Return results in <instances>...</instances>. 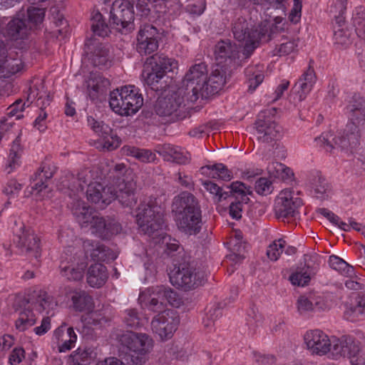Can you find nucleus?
<instances>
[{"label":"nucleus","instance_id":"nucleus-52","mask_svg":"<svg viewBox=\"0 0 365 365\" xmlns=\"http://www.w3.org/2000/svg\"><path fill=\"white\" fill-rule=\"evenodd\" d=\"M88 123L92 130L103 139H107L112 133L110 126L103 121H97L93 117H88Z\"/></svg>","mask_w":365,"mask_h":365},{"label":"nucleus","instance_id":"nucleus-18","mask_svg":"<svg viewBox=\"0 0 365 365\" xmlns=\"http://www.w3.org/2000/svg\"><path fill=\"white\" fill-rule=\"evenodd\" d=\"M233 68L216 63L210 76L207 77L205 89L202 91V99H207L222 90L231 77Z\"/></svg>","mask_w":365,"mask_h":365},{"label":"nucleus","instance_id":"nucleus-31","mask_svg":"<svg viewBox=\"0 0 365 365\" xmlns=\"http://www.w3.org/2000/svg\"><path fill=\"white\" fill-rule=\"evenodd\" d=\"M316 82L315 72L313 68L309 67L294 84L292 90L299 96V101L304 100L312 89Z\"/></svg>","mask_w":365,"mask_h":365},{"label":"nucleus","instance_id":"nucleus-53","mask_svg":"<svg viewBox=\"0 0 365 365\" xmlns=\"http://www.w3.org/2000/svg\"><path fill=\"white\" fill-rule=\"evenodd\" d=\"M286 245L285 240L282 238L274 240L267 247V255L268 258L272 261L277 260L283 252Z\"/></svg>","mask_w":365,"mask_h":365},{"label":"nucleus","instance_id":"nucleus-47","mask_svg":"<svg viewBox=\"0 0 365 365\" xmlns=\"http://www.w3.org/2000/svg\"><path fill=\"white\" fill-rule=\"evenodd\" d=\"M91 30L94 36L105 37L108 35L109 29L105 23L103 15L97 11L91 19Z\"/></svg>","mask_w":365,"mask_h":365},{"label":"nucleus","instance_id":"nucleus-63","mask_svg":"<svg viewBox=\"0 0 365 365\" xmlns=\"http://www.w3.org/2000/svg\"><path fill=\"white\" fill-rule=\"evenodd\" d=\"M160 233L161 235L163 234L162 232ZM160 237V240L159 242L162 240V243L165 245L168 251L172 252L178 250L180 246L179 242L178 240L173 239L170 236L166 235L163 236L161 235Z\"/></svg>","mask_w":365,"mask_h":365},{"label":"nucleus","instance_id":"nucleus-25","mask_svg":"<svg viewBox=\"0 0 365 365\" xmlns=\"http://www.w3.org/2000/svg\"><path fill=\"white\" fill-rule=\"evenodd\" d=\"M138 300L142 307L153 312L161 313L166 311L165 304L159 295L156 294L155 288H149L140 293Z\"/></svg>","mask_w":365,"mask_h":365},{"label":"nucleus","instance_id":"nucleus-37","mask_svg":"<svg viewBox=\"0 0 365 365\" xmlns=\"http://www.w3.org/2000/svg\"><path fill=\"white\" fill-rule=\"evenodd\" d=\"M55 173L53 168L46 163H42L38 170L32 176L31 180L34 182L32 189L41 192L43 190L46 189L47 180L51 179Z\"/></svg>","mask_w":365,"mask_h":365},{"label":"nucleus","instance_id":"nucleus-11","mask_svg":"<svg viewBox=\"0 0 365 365\" xmlns=\"http://www.w3.org/2000/svg\"><path fill=\"white\" fill-rule=\"evenodd\" d=\"M276 112L275 108L260 111L255 123L257 140L264 143L274 142L273 147L277 145L276 142L282 136V128L274 119Z\"/></svg>","mask_w":365,"mask_h":365},{"label":"nucleus","instance_id":"nucleus-12","mask_svg":"<svg viewBox=\"0 0 365 365\" xmlns=\"http://www.w3.org/2000/svg\"><path fill=\"white\" fill-rule=\"evenodd\" d=\"M134 4L128 0L115 1L110 11L109 22L122 34L131 32L134 28Z\"/></svg>","mask_w":365,"mask_h":365},{"label":"nucleus","instance_id":"nucleus-17","mask_svg":"<svg viewBox=\"0 0 365 365\" xmlns=\"http://www.w3.org/2000/svg\"><path fill=\"white\" fill-rule=\"evenodd\" d=\"M215 56L217 63L233 68L242 66L239 46L230 39L220 40L215 44Z\"/></svg>","mask_w":365,"mask_h":365},{"label":"nucleus","instance_id":"nucleus-34","mask_svg":"<svg viewBox=\"0 0 365 365\" xmlns=\"http://www.w3.org/2000/svg\"><path fill=\"white\" fill-rule=\"evenodd\" d=\"M73 365H105L104 360H97V352L92 347H79L71 355Z\"/></svg>","mask_w":365,"mask_h":365},{"label":"nucleus","instance_id":"nucleus-48","mask_svg":"<svg viewBox=\"0 0 365 365\" xmlns=\"http://www.w3.org/2000/svg\"><path fill=\"white\" fill-rule=\"evenodd\" d=\"M210 170V175L212 178L220 179L224 181H230L232 178V172L222 163H215L206 167Z\"/></svg>","mask_w":365,"mask_h":365},{"label":"nucleus","instance_id":"nucleus-61","mask_svg":"<svg viewBox=\"0 0 365 365\" xmlns=\"http://www.w3.org/2000/svg\"><path fill=\"white\" fill-rule=\"evenodd\" d=\"M22 185L15 180H9L3 189V192L9 196L17 195Z\"/></svg>","mask_w":365,"mask_h":365},{"label":"nucleus","instance_id":"nucleus-57","mask_svg":"<svg viewBox=\"0 0 365 365\" xmlns=\"http://www.w3.org/2000/svg\"><path fill=\"white\" fill-rule=\"evenodd\" d=\"M273 190L272 182L266 178H259L255 182V191L260 195H267Z\"/></svg>","mask_w":365,"mask_h":365},{"label":"nucleus","instance_id":"nucleus-55","mask_svg":"<svg viewBox=\"0 0 365 365\" xmlns=\"http://www.w3.org/2000/svg\"><path fill=\"white\" fill-rule=\"evenodd\" d=\"M155 289L156 294L159 295V297H161L163 302L166 299L173 306H175L178 304L177 292L171 288L161 286L157 287Z\"/></svg>","mask_w":365,"mask_h":365},{"label":"nucleus","instance_id":"nucleus-56","mask_svg":"<svg viewBox=\"0 0 365 365\" xmlns=\"http://www.w3.org/2000/svg\"><path fill=\"white\" fill-rule=\"evenodd\" d=\"M125 312L126 315L124 317V322L128 327L136 329L141 326L142 320L137 309H126Z\"/></svg>","mask_w":365,"mask_h":365},{"label":"nucleus","instance_id":"nucleus-50","mask_svg":"<svg viewBox=\"0 0 365 365\" xmlns=\"http://www.w3.org/2000/svg\"><path fill=\"white\" fill-rule=\"evenodd\" d=\"M45 16V11L43 9L40 8H29L27 10V19L26 23L30 29L36 28L39 24L43 22Z\"/></svg>","mask_w":365,"mask_h":365},{"label":"nucleus","instance_id":"nucleus-33","mask_svg":"<svg viewBox=\"0 0 365 365\" xmlns=\"http://www.w3.org/2000/svg\"><path fill=\"white\" fill-rule=\"evenodd\" d=\"M72 213L81 227H87L97 214L94 209L86 205L84 201L79 200L73 202Z\"/></svg>","mask_w":365,"mask_h":365},{"label":"nucleus","instance_id":"nucleus-1","mask_svg":"<svg viewBox=\"0 0 365 365\" xmlns=\"http://www.w3.org/2000/svg\"><path fill=\"white\" fill-rule=\"evenodd\" d=\"M307 349L313 354L324 355L329 352V358L350 359L351 365H365V358L360 354L359 343L351 336L344 335L331 342L328 336L319 329L310 330L304 336Z\"/></svg>","mask_w":365,"mask_h":365},{"label":"nucleus","instance_id":"nucleus-43","mask_svg":"<svg viewBox=\"0 0 365 365\" xmlns=\"http://www.w3.org/2000/svg\"><path fill=\"white\" fill-rule=\"evenodd\" d=\"M22 151L20 133L13 141L10 149L9 159L8 160V164L6 166V170H8V173H10L16 166L19 165L18 160L21 155Z\"/></svg>","mask_w":365,"mask_h":365},{"label":"nucleus","instance_id":"nucleus-30","mask_svg":"<svg viewBox=\"0 0 365 365\" xmlns=\"http://www.w3.org/2000/svg\"><path fill=\"white\" fill-rule=\"evenodd\" d=\"M155 150L167 161L177 164H186L189 161V158L181 148L171 144L158 145Z\"/></svg>","mask_w":365,"mask_h":365},{"label":"nucleus","instance_id":"nucleus-7","mask_svg":"<svg viewBox=\"0 0 365 365\" xmlns=\"http://www.w3.org/2000/svg\"><path fill=\"white\" fill-rule=\"evenodd\" d=\"M359 139L358 125L355 123L349 122L341 135L334 136L331 133H322L315 138V141L327 152L331 153L334 149L339 148L342 151L352 153L360 145Z\"/></svg>","mask_w":365,"mask_h":365},{"label":"nucleus","instance_id":"nucleus-44","mask_svg":"<svg viewBox=\"0 0 365 365\" xmlns=\"http://www.w3.org/2000/svg\"><path fill=\"white\" fill-rule=\"evenodd\" d=\"M245 73L247 78L248 91L252 93L262 83L264 73L254 66L247 68Z\"/></svg>","mask_w":365,"mask_h":365},{"label":"nucleus","instance_id":"nucleus-35","mask_svg":"<svg viewBox=\"0 0 365 365\" xmlns=\"http://www.w3.org/2000/svg\"><path fill=\"white\" fill-rule=\"evenodd\" d=\"M29 31L26 19L14 17L7 24L6 34L13 39H24L28 36Z\"/></svg>","mask_w":365,"mask_h":365},{"label":"nucleus","instance_id":"nucleus-58","mask_svg":"<svg viewBox=\"0 0 365 365\" xmlns=\"http://www.w3.org/2000/svg\"><path fill=\"white\" fill-rule=\"evenodd\" d=\"M253 361L261 364H273L277 363V359L272 354H262L256 351H253Z\"/></svg>","mask_w":365,"mask_h":365},{"label":"nucleus","instance_id":"nucleus-54","mask_svg":"<svg viewBox=\"0 0 365 365\" xmlns=\"http://www.w3.org/2000/svg\"><path fill=\"white\" fill-rule=\"evenodd\" d=\"M22 68L23 63L21 60L17 58L6 59L2 66L3 72L7 78L21 71Z\"/></svg>","mask_w":365,"mask_h":365},{"label":"nucleus","instance_id":"nucleus-38","mask_svg":"<svg viewBox=\"0 0 365 365\" xmlns=\"http://www.w3.org/2000/svg\"><path fill=\"white\" fill-rule=\"evenodd\" d=\"M110 186L103 187L101 184L97 185H88L86 190L87 199L95 203L101 204V206L108 205L110 202H107L106 200L110 198Z\"/></svg>","mask_w":365,"mask_h":365},{"label":"nucleus","instance_id":"nucleus-19","mask_svg":"<svg viewBox=\"0 0 365 365\" xmlns=\"http://www.w3.org/2000/svg\"><path fill=\"white\" fill-rule=\"evenodd\" d=\"M303 205L299 197H293L289 190L282 191L274 205L277 218L295 217L299 212L298 209Z\"/></svg>","mask_w":365,"mask_h":365},{"label":"nucleus","instance_id":"nucleus-4","mask_svg":"<svg viewBox=\"0 0 365 365\" xmlns=\"http://www.w3.org/2000/svg\"><path fill=\"white\" fill-rule=\"evenodd\" d=\"M173 211L176 212V223L181 232L188 236L200 232L202 225V211L194 195L185 191L175 197Z\"/></svg>","mask_w":365,"mask_h":365},{"label":"nucleus","instance_id":"nucleus-64","mask_svg":"<svg viewBox=\"0 0 365 365\" xmlns=\"http://www.w3.org/2000/svg\"><path fill=\"white\" fill-rule=\"evenodd\" d=\"M302 0H294L293 8L289 14V19L293 23H297L301 17Z\"/></svg>","mask_w":365,"mask_h":365},{"label":"nucleus","instance_id":"nucleus-29","mask_svg":"<svg viewBox=\"0 0 365 365\" xmlns=\"http://www.w3.org/2000/svg\"><path fill=\"white\" fill-rule=\"evenodd\" d=\"M83 248L86 253L90 252L93 261H108L115 259V255L110 249L98 241L86 240L83 242Z\"/></svg>","mask_w":365,"mask_h":365},{"label":"nucleus","instance_id":"nucleus-10","mask_svg":"<svg viewBox=\"0 0 365 365\" xmlns=\"http://www.w3.org/2000/svg\"><path fill=\"white\" fill-rule=\"evenodd\" d=\"M165 93L159 96L154 105V111L161 118L163 123H171L184 116L180 114V108L185 101V95L179 89L177 91L169 90Z\"/></svg>","mask_w":365,"mask_h":365},{"label":"nucleus","instance_id":"nucleus-14","mask_svg":"<svg viewBox=\"0 0 365 365\" xmlns=\"http://www.w3.org/2000/svg\"><path fill=\"white\" fill-rule=\"evenodd\" d=\"M347 3L348 0H336L330 8V13L334 15V24L338 26V29H336L334 26L333 38L336 48L339 49H346L352 42L349 31L341 28L345 22L344 14L346 11Z\"/></svg>","mask_w":365,"mask_h":365},{"label":"nucleus","instance_id":"nucleus-51","mask_svg":"<svg viewBox=\"0 0 365 365\" xmlns=\"http://www.w3.org/2000/svg\"><path fill=\"white\" fill-rule=\"evenodd\" d=\"M29 93L27 96L26 101H30L32 103L34 100H36V105L39 106L41 110L45 109L47 106L50 104L51 99L48 94H45V97L43 98V95H41L38 89L34 87L29 88Z\"/></svg>","mask_w":365,"mask_h":365},{"label":"nucleus","instance_id":"nucleus-13","mask_svg":"<svg viewBox=\"0 0 365 365\" xmlns=\"http://www.w3.org/2000/svg\"><path fill=\"white\" fill-rule=\"evenodd\" d=\"M319 267L320 257L317 254H304L296 270L289 277V280L294 286H307L317 274Z\"/></svg>","mask_w":365,"mask_h":365},{"label":"nucleus","instance_id":"nucleus-59","mask_svg":"<svg viewBox=\"0 0 365 365\" xmlns=\"http://www.w3.org/2000/svg\"><path fill=\"white\" fill-rule=\"evenodd\" d=\"M284 165L279 162H272L267 165V170L270 178L279 179Z\"/></svg>","mask_w":365,"mask_h":365},{"label":"nucleus","instance_id":"nucleus-32","mask_svg":"<svg viewBox=\"0 0 365 365\" xmlns=\"http://www.w3.org/2000/svg\"><path fill=\"white\" fill-rule=\"evenodd\" d=\"M144 65L166 75L168 72L173 71V68L178 66V62L164 54L156 53L147 58Z\"/></svg>","mask_w":365,"mask_h":365},{"label":"nucleus","instance_id":"nucleus-20","mask_svg":"<svg viewBox=\"0 0 365 365\" xmlns=\"http://www.w3.org/2000/svg\"><path fill=\"white\" fill-rule=\"evenodd\" d=\"M84 51L94 66L108 67L110 65L109 49L95 37L86 40Z\"/></svg>","mask_w":365,"mask_h":365},{"label":"nucleus","instance_id":"nucleus-16","mask_svg":"<svg viewBox=\"0 0 365 365\" xmlns=\"http://www.w3.org/2000/svg\"><path fill=\"white\" fill-rule=\"evenodd\" d=\"M180 318L176 311L167 309L157 314L151 321L153 333L158 335L161 340L170 339L177 330Z\"/></svg>","mask_w":365,"mask_h":365},{"label":"nucleus","instance_id":"nucleus-22","mask_svg":"<svg viewBox=\"0 0 365 365\" xmlns=\"http://www.w3.org/2000/svg\"><path fill=\"white\" fill-rule=\"evenodd\" d=\"M92 233L102 239H110L112 236L120 232V224L113 219L106 220L98 216V213L90 223Z\"/></svg>","mask_w":365,"mask_h":365},{"label":"nucleus","instance_id":"nucleus-9","mask_svg":"<svg viewBox=\"0 0 365 365\" xmlns=\"http://www.w3.org/2000/svg\"><path fill=\"white\" fill-rule=\"evenodd\" d=\"M169 278L174 287L188 291L202 285L206 281V274L193 263L184 262L174 265Z\"/></svg>","mask_w":365,"mask_h":365},{"label":"nucleus","instance_id":"nucleus-36","mask_svg":"<svg viewBox=\"0 0 365 365\" xmlns=\"http://www.w3.org/2000/svg\"><path fill=\"white\" fill-rule=\"evenodd\" d=\"M108 279L106 267L101 263L91 264L87 272V282L92 287H101Z\"/></svg>","mask_w":365,"mask_h":365},{"label":"nucleus","instance_id":"nucleus-23","mask_svg":"<svg viewBox=\"0 0 365 365\" xmlns=\"http://www.w3.org/2000/svg\"><path fill=\"white\" fill-rule=\"evenodd\" d=\"M17 247L21 253L34 257L38 262L41 257L40 239L34 232L24 230L17 236L16 241Z\"/></svg>","mask_w":365,"mask_h":365},{"label":"nucleus","instance_id":"nucleus-60","mask_svg":"<svg viewBox=\"0 0 365 365\" xmlns=\"http://www.w3.org/2000/svg\"><path fill=\"white\" fill-rule=\"evenodd\" d=\"M222 315V307L221 303L212 306L206 313V319L214 322Z\"/></svg>","mask_w":365,"mask_h":365},{"label":"nucleus","instance_id":"nucleus-15","mask_svg":"<svg viewBox=\"0 0 365 365\" xmlns=\"http://www.w3.org/2000/svg\"><path fill=\"white\" fill-rule=\"evenodd\" d=\"M162 40V33L150 24L141 25L136 36V51L140 55H150L155 52Z\"/></svg>","mask_w":365,"mask_h":365},{"label":"nucleus","instance_id":"nucleus-26","mask_svg":"<svg viewBox=\"0 0 365 365\" xmlns=\"http://www.w3.org/2000/svg\"><path fill=\"white\" fill-rule=\"evenodd\" d=\"M345 319L356 322L365 319V294H357L344 312Z\"/></svg>","mask_w":365,"mask_h":365},{"label":"nucleus","instance_id":"nucleus-3","mask_svg":"<svg viewBox=\"0 0 365 365\" xmlns=\"http://www.w3.org/2000/svg\"><path fill=\"white\" fill-rule=\"evenodd\" d=\"M110 180V198L106 200L111 202L117 200L125 207H132L138 200L136 196V180L133 170L124 163L115 164L108 173Z\"/></svg>","mask_w":365,"mask_h":365},{"label":"nucleus","instance_id":"nucleus-2","mask_svg":"<svg viewBox=\"0 0 365 365\" xmlns=\"http://www.w3.org/2000/svg\"><path fill=\"white\" fill-rule=\"evenodd\" d=\"M116 339L127 351H120L119 358H106L105 365H143L148 361L153 346V341L148 334L122 331L116 334Z\"/></svg>","mask_w":365,"mask_h":365},{"label":"nucleus","instance_id":"nucleus-41","mask_svg":"<svg viewBox=\"0 0 365 365\" xmlns=\"http://www.w3.org/2000/svg\"><path fill=\"white\" fill-rule=\"evenodd\" d=\"M312 183L317 199L324 201L329 198L331 192V186L324 177L317 175L313 178Z\"/></svg>","mask_w":365,"mask_h":365},{"label":"nucleus","instance_id":"nucleus-39","mask_svg":"<svg viewBox=\"0 0 365 365\" xmlns=\"http://www.w3.org/2000/svg\"><path fill=\"white\" fill-rule=\"evenodd\" d=\"M255 30L256 29H253L250 27L247 19L242 16L237 18L232 23V31L234 38L239 42H242L250 38Z\"/></svg>","mask_w":365,"mask_h":365},{"label":"nucleus","instance_id":"nucleus-8","mask_svg":"<svg viewBox=\"0 0 365 365\" xmlns=\"http://www.w3.org/2000/svg\"><path fill=\"white\" fill-rule=\"evenodd\" d=\"M207 72V65L205 62L195 63L186 72L182 81V86L178 89L183 93L187 101L195 103L200 98L202 99Z\"/></svg>","mask_w":365,"mask_h":365},{"label":"nucleus","instance_id":"nucleus-42","mask_svg":"<svg viewBox=\"0 0 365 365\" xmlns=\"http://www.w3.org/2000/svg\"><path fill=\"white\" fill-rule=\"evenodd\" d=\"M61 274L66 277L70 281H80L82 279L84 274V269L86 268V264L81 262L78 264L77 267L73 265L64 264L61 262L60 265Z\"/></svg>","mask_w":365,"mask_h":365},{"label":"nucleus","instance_id":"nucleus-62","mask_svg":"<svg viewBox=\"0 0 365 365\" xmlns=\"http://www.w3.org/2000/svg\"><path fill=\"white\" fill-rule=\"evenodd\" d=\"M296 46L297 45L294 41L282 43L278 47L275 48L274 54H278L279 56L288 55L294 50Z\"/></svg>","mask_w":365,"mask_h":365},{"label":"nucleus","instance_id":"nucleus-49","mask_svg":"<svg viewBox=\"0 0 365 365\" xmlns=\"http://www.w3.org/2000/svg\"><path fill=\"white\" fill-rule=\"evenodd\" d=\"M127 155L134 157L142 163H151L155 160V154L150 150L128 147Z\"/></svg>","mask_w":365,"mask_h":365},{"label":"nucleus","instance_id":"nucleus-6","mask_svg":"<svg viewBox=\"0 0 365 365\" xmlns=\"http://www.w3.org/2000/svg\"><path fill=\"white\" fill-rule=\"evenodd\" d=\"M143 105V96L134 86H125L110 92L109 106L112 110L120 115H132Z\"/></svg>","mask_w":365,"mask_h":365},{"label":"nucleus","instance_id":"nucleus-40","mask_svg":"<svg viewBox=\"0 0 365 365\" xmlns=\"http://www.w3.org/2000/svg\"><path fill=\"white\" fill-rule=\"evenodd\" d=\"M71 301L73 309L77 312H91L93 309V298L85 291L75 292Z\"/></svg>","mask_w":365,"mask_h":365},{"label":"nucleus","instance_id":"nucleus-45","mask_svg":"<svg viewBox=\"0 0 365 365\" xmlns=\"http://www.w3.org/2000/svg\"><path fill=\"white\" fill-rule=\"evenodd\" d=\"M352 24L355 27L356 35L365 39V9L363 6L356 7L354 11Z\"/></svg>","mask_w":365,"mask_h":365},{"label":"nucleus","instance_id":"nucleus-28","mask_svg":"<svg viewBox=\"0 0 365 365\" xmlns=\"http://www.w3.org/2000/svg\"><path fill=\"white\" fill-rule=\"evenodd\" d=\"M165 75L163 72L155 71V68L143 65L142 77L145 84L155 92L165 91L168 86L166 81H163Z\"/></svg>","mask_w":365,"mask_h":365},{"label":"nucleus","instance_id":"nucleus-5","mask_svg":"<svg viewBox=\"0 0 365 365\" xmlns=\"http://www.w3.org/2000/svg\"><path fill=\"white\" fill-rule=\"evenodd\" d=\"M135 217L139 230L144 235L153 238L161 236L163 210L156 198L150 197L148 201L141 202L135 210Z\"/></svg>","mask_w":365,"mask_h":365},{"label":"nucleus","instance_id":"nucleus-21","mask_svg":"<svg viewBox=\"0 0 365 365\" xmlns=\"http://www.w3.org/2000/svg\"><path fill=\"white\" fill-rule=\"evenodd\" d=\"M277 30L278 27L277 26L270 29L266 24L261 25L259 29H256L254 33L252 34V35L244 41L245 43L242 51V55H240L242 58H240L242 62L250 58L255 50L259 46L260 41H270L273 38L275 31Z\"/></svg>","mask_w":365,"mask_h":365},{"label":"nucleus","instance_id":"nucleus-24","mask_svg":"<svg viewBox=\"0 0 365 365\" xmlns=\"http://www.w3.org/2000/svg\"><path fill=\"white\" fill-rule=\"evenodd\" d=\"M345 110L350 122L356 124L364 122L365 98L358 93H354L349 100Z\"/></svg>","mask_w":365,"mask_h":365},{"label":"nucleus","instance_id":"nucleus-27","mask_svg":"<svg viewBox=\"0 0 365 365\" xmlns=\"http://www.w3.org/2000/svg\"><path fill=\"white\" fill-rule=\"evenodd\" d=\"M297 308L301 314L309 312H321L329 309L327 302L322 296H301L297 299Z\"/></svg>","mask_w":365,"mask_h":365},{"label":"nucleus","instance_id":"nucleus-46","mask_svg":"<svg viewBox=\"0 0 365 365\" xmlns=\"http://www.w3.org/2000/svg\"><path fill=\"white\" fill-rule=\"evenodd\" d=\"M36 323L35 314L30 309H24L19 312V317L16 319L15 326L19 331H24Z\"/></svg>","mask_w":365,"mask_h":365}]
</instances>
